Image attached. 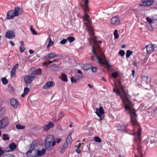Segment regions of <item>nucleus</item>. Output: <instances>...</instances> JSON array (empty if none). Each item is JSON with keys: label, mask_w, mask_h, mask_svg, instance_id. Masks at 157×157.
<instances>
[{"label": "nucleus", "mask_w": 157, "mask_h": 157, "mask_svg": "<svg viewBox=\"0 0 157 157\" xmlns=\"http://www.w3.org/2000/svg\"><path fill=\"white\" fill-rule=\"evenodd\" d=\"M31 71H32L31 73V75H34L35 76V75L37 74V71L35 67H32L31 69Z\"/></svg>", "instance_id": "obj_31"}, {"label": "nucleus", "mask_w": 157, "mask_h": 157, "mask_svg": "<svg viewBox=\"0 0 157 157\" xmlns=\"http://www.w3.org/2000/svg\"><path fill=\"white\" fill-rule=\"evenodd\" d=\"M9 43L12 46H14L15 45L14 43L11 40L9 41Z\"/></svg>", "instance_id": "obj_61"}, {"label": "nucleus", "mask_w": 157, "mask_h": 157, "mask_svg": "<svg viewBox=\"0 0 157 157\" xmlns=\"http://www.w3.org/2000/svg\"><path fill=\"white\" fill-rule=\"evenodd\" d=\"M4 151L0 148V156H2L4 154Z\"/></svg>", "instance_id": "obj_55"}, {"label": "nucleus", "mask_w": 157, "mask_h": 157, "mask_svg": "<svg viewBox=\"0 0 157 157\" xmlns=\"http://www.w3.org/2000/svg\"><path fill=\"white\" fill-rule=\"evenodd\" d=\"M110 22L111 24L113 25L117 26L120 24L121 21L118 17L115 16L112 17Z\"/></svg>", "instance_id": "obj_9"}, {"label": "nucleus", "mask_w": 157, "mask_h": 157, "mask_svg": "<svg viewBox=\"0 0 157 157\" xmlns=\"http://www.w3.org/2000/svg\"><path fill=\"white\" fill-rule=\"evenodd\" d=\"M16 16H17L21 14L22 12V9L19 7H16L13 10Z\"/></svg>", "instance_id": "obj_19"}, {"label": "nucleus", "mask_w": 157, "mask_h": 157, "mask_svg": "<svg viewBox=\"0 0 157 157\" xmlns=\"http://www.w3.org/2000/svg\"><path fill=\"white\" fill-rule=\"evenodd\" d=\"M113 92L120 96L122 99V101L124 105L125 110L130 115L131 121L133 125L136 124L137 115L136 111L134 109L133 104L129 98V95L127 92L124 90L123 86L120 83L118 86L114 83V88Z\"/></svg>", "instance_id": "obj_1"}, {"label": "nucleus", "mask_w": 157, "mask_h": 157, "mask_svg": "<svg viewBox=\"0 0 157 157\" xmlns=\"http://www.w3.org/2000/svg\"><path fill=\"white\" fill-rule=\"evenodd\" d=\"M125 53L124 51L123 50H121L119 52V54L121 56H124L125 55Z\"/></svg>", "instance_id": "obj_44"}, {"label": "nucleus", "mask_w": 157, "mask_h": 157, "mask_svg": "<svg viewBox=\"0 0 157 157\" xmlns=\"http://www.w3.org/2000/svg\"><path fill=\"white\" fill-rule=\"evenodd\" d=\"M118 31L117 30H115L114 32V35L115 39H117L119 37V35L118 33Z\"/></svg>", "instance_id": "obj_33"}, {"label": "nucleus", "mask_w": 157, "mask_h": 157, "mask_svg": "<svg viewBox=\"0 0 157 157\" xmlns=\"http://www.w3.org/2000/svg\"><path fill=\"white\" fill-rule=\"evenodd\" d=\"M55 85V82L52 81L47 82L43 86V88L44 89H48L50 87L54 86Z\"/></svg>", "instance_id": "obj_14"}, {"label": "nucleus", "mask_w": 157, "mask_h": 157, "mask_svg": "<svg viewBox=\"0 0 157 157\" xmlns=\"http://www.w3.org/2000/svg\"><path fill=\"white\" fill-rule=\"evenodd\" d=\"M29 53L30 54H33L34 52V51L30 49L29 51Z\"/></svg>", "instance_id": "obj_63"}, {"label": "nucleus", "mask_w": 157, "mask_h": 157, "mask_svg": "<svg viewBox=\"0 0 157 157\" xmlns=\"http://www.w3.org/2000/svg\"><path fill=\"white\" fill-rule=\"evenodd\" d=\"M141 129L138 130V157H145L144 141L141 137Z\"/></svg>", "instance_id": "obj_3"}, {"label": "nucleus", "mask_w": 157, "mask_h": 157, "mask_svg": "<svg viewBox=\"0 0 157 157\" xmlns=\"http://www.w3.org/2000/svg\"><path fill=\"white\" fill-rule=\"evenodd\" d=\"M155 0H141V3H139L140 6H150L153 3Z\"/></svg>", "instance_id": "obj_11"}, {"label": "nucleus", "mask_w": 157, "mask_h": 157, "mask_svg": "<svg viewBox=\"0 0 157 157\" xmlns=\"http://www.w3.org/2000/svg\"><path fill=\"white\" fill-rule=\"evenodd\" d=\"M18 66L19 64H16L13 67L12 70L16 71V70L18 68Z\"/></svg>", "instance_id": "obj_47"}, {"label": "nucleus", "mask_w": 157, "mask_h": 157, "mask_svg": "<svg viewBox=\"0 0 157 157\" xmlns=\"http://www.w3.org/2000/svg\"><path fill=\"white\" fill-rule=\"evenodd\" d=\"M88 0H85L84 2L85 6H88Z\"/></svg>", "instance_id": "obj_60"}, {"label": "nucleus", "mask_w": 157, "mask_h": 157, "mask_svg": "<svg viewBox=\"0 0 157 157\" xmlns=\"http://www.w3.org/2000/svg\"><path fill=\"white\" fill-rule=\"evenodd\" d=\"M67 41V39H63L60 42V43L63 44H65Z\"/></svg>", "instance_id": "obj_51"}, {"label": "nucleus", "mask_w": 157, "mask_h": 157, "mask_svg": "<svg viewBox=\"0 0 157 157\" xmlns=\"http://www.w3.org/2000/svg\"><path fill=\"white\" fill-rule=\"evenodd\" d=\"M37 145L35 143L33 142L31 144L29 150L27 152L26 155L28 157H37L36 149Z\"/></svg>", "instance_id": "obj_5"}, {"label": "nucleus", "mask_w": 157, "mask_h": 157, "mask_svg": "<svg viewBox=\"0 0 157 157\" xmlns=\"http://www.w3.org/2000/svg\"><path fill=\"white\" fill-rule=\"evenodd\" d=\"M67 39L71 43L75 40V38L72 36H69L67 38Z\"/></svg>", "instance_id": "obj_38"}, {"label": "nucleus", "mask_w": 157, "mask_h": 157, "mask_svg": "<svg viewBox=\"0 0 157 157\" xmlns=\"http://www.w3.org/2000/svg\"><path fill=\"white\" fill-rule=\"evenodd\" d=\"M3 140H9V137H8V135L6 134H4L3 135Z\"/></svg>", "instance_id": "obj_41"}, {"label": "nucleus", "mask_w": 157, "mask_h": 157, "mask_svg": "<svg viewBox=\"0 0 157 157\" xmlns=\"http://www.w3.org/2000/svg\"><path fill=\"white\" fill-rule=\"evenodd\" d=\"M7 19H11L16 17L15 13L13 10L10 11L7 13Z\"/></svg>", "instance_id": "obj_18"}, {"label": "nucleus", "mask_w": 157, "mask_h": 157, "mask_svg": "<svg viewBox=\"0 0 157 157\" xmlns=\"http://www.w3.org/2000/svg\"><path fill=\"white\" fill-rule=\"evenodd\" d=\"M11 105L14 109H17L19 105V103L15 99L12 98L10 100Z\"/></svg>", "instance_id": "obj_13"}, {"label": "nucleus", "mask_w": 157, "mask_h": 157, "mask_svg": "<svg viewBox=\"0 0 157 157\" xmlns=\"http://www.w3.org/2000/svg\"><path fill=\"white\" fill-rule=\"evenodd\" d=\"M18 66L19 64H16L13 67L12 70L16 71V70L18 68Z\"/></svg>", "instance_id": "obj_46"}, {"label": "nucleus", "mask_w": 157, "mask_h": 157, "mask_svg": "<svg viewBox=\"0 0 157 157\" xmlns=\"http://www.w3.org/2000/svg\"><path fill=\"white\" fill-rule=\"evenodd\" d=\"M16 127L17 128H25V126L19 124H17L16 125Z\"/></svg>", "instance_id": "obj_56"}, {"label": "nucleus", "mask_w": 157, "mask_h": 157, "mask_svg": "<svg viewBox=\"0 0 157 157\" xmlns=\"http://www.w3.org/2000/svg\"><path fill=\"white\" fill-rule=\"evenodd\" d=\"M132 54V52L129 50H128L126 51V57L127 58H128L130 57L131 55Z\"/></svg>", "instance_id": "obj_37"}, {"label": "nucleus", "mask_w": 157, "mask_h": 157, "mask_svg": "<svg viewBox=\"0 0 157 157\" xmlns=\"http://www.w3.org/2000/svg\"><path fill=\"white\" fill-rule=\"evenodd\" d=\"M55 138L53 135H49L47 136L46 137L45 140L53 141H54Z\"/></svg>", "instance_id": "obj_22"}, {"label": "nucleus", "mask_w": 157, "mask_h": 157, "mask_svg": "<svg viewBox=\"0 0 157 157\" xmlns=\"http://www.w3.org/2000/svg\"><path fill=\"white\" fill-rule=\"evenodd\" d=\"M29 89L28 87H25L24 89V93L21 95V96L23 98L26 95L28 92L29 91Z\"/></svg>", "instance_id": "obj_24"}, {"label": "nucleus", "mask_w": 157, "mask_h": 157, "mask_svg": "<svg viewBox=\"0 0 157 157\" xmlns=\"http://www.w3.org/2000/svg\"><path fill=\"white\" fill-rule=\"evenodd\" d=\"M68 146V144L67 143H65L62 146V148L60 150V152L61 153H63L66 149Z\"/></svg>", "instance_id": "obj_26"}, {"label": "nucleus", "mask_w": 157, "mask_h": 157, "mask_svg": "<svg viewBox=\"0 0 157 157\" xmlns=\"http://www.w3.org/2000/svg\"><path fill=\"white\" fill-rule=\"evenodd\" d=\"M56 144L55 141H49L45 140L44 145L46 149L48 151H51L52 148V147Z\"/></svg>", "instance_id": "obj_8"}, {"label": "nucleus", "mask_w": 157, "mask_h": 157, "mask_svg": "<svg viewBox=\"0 0 157 157\" xmlns=\"http://www.w3.org/2000/svg\"><path fill=\"white\" fill-rule=\"evenodd\" d=\"M25 49L24 46L21 45L20 47V50L21 53L23 52Z\"/></svg>", "instance_id": "obj_40"}, {"label": "nucleus", "mask_w": 157, "mask_h": 157, "mask_svg": "<svg viewBox=\"0 0 157 157\" xmlns=\"http://www.w3.org/2000/svg\"><path fill=\"white\" fill-rule=\"evenodd\" d=\"M141 83H142L140 85L142 86L144 84H147L150 82V80H148L147 76H145L144 75H141Z\"/></svg>", "instance_id": "obj_15"}, {"label": "nucleus", "mask_w": 157, "mask_h": 157, "mask_svg": "<svg viewBox=\"0 0 157 157\" xmlns=\"http://www.w3.org/2000/svg\"><path fill=\"white\" fill-rule=\"evenodd\" d=\"M3 157H14V156L11 154H5L4 155Z\"/></svg>", "instance_id": "obj_49"}, {"label": "nucleus", "mask_w": 157, "mask_h": 157, "mask_svg": "<svg viewBox=\"0 0 157 157\" xmlns=\"http://www.w3.org/2000/svg\"><path fill=\"white\" fill-rule=\"evenodd\" d=\"M77 147L78 148L76 150V152L78 153L79 154L83 149V147L82 146H81V144H79Z\"/></svg>", "instance_id": "obj_28"}, {"label": "nucleus", "mask_w": 157, "mask_h": 157, "mask_svg": "<svg viewBox=\"0 0 157 157\" xmlns=\"http://www.w3.org/2000/svg\"><path fill=\"white\" fill-rule=\"evenodd\" d=\"M41 71H42L41 69H39L38 71H37V74L38 75H40L41 74Z\"/></svg>", "instance_id": "obj_58"}, {"label": "nucleus", "mask_w": 157, "mask_h": 157, "mask_svg": "<svg viewBox=\"0 0 157 157\" xmlns=\"http://www.w3.org/2000/svg\"><path fill=\"white\" fill-rule=\"evenodd\" d=\"M72 141V139L71 137L70 136H68L66 140V142L67 144H70L71 143Z\"/></svg>", "instance_id": "obj_30"}, {"label": "nucleus", "mask_w": 157, "mask_h": 157, "mask_svg": "<svg viewBox=\"0 0 157 157\" xmlns=\"http://www.w3.org/2000/svg\"><path fill=\"white\" fill-rule=\"evenodd\" d=\"M147 27L148 30L150 31H152L153 30V28L151 24H149L148 26Z\"/></svg>", "instance_id": "obj_48"}, {"label": "nucleus", "mask_w": 157, "mask_h": 157, "mask_svg": "<svg viewBox=\"0 0 157 157\" xmlns=\"http://www.w3.org/2000/svg\"><path fill=\"white\" fill-rule=\"evenodd\" d=\"M61 80L64 82H67V77L65 74H63L61 76Z\"/></svg>", "instance_id": "obj_35"}, {"label": "nucleus", "mask_w": 157, "mask_h": 157, "mask_svg": "<svg viewBox=\"0 0 157 157\" xmlns=\"http://www.w3.org/2000/svg\"><path fill=\"white\" fill-rule=\"evenodd\" d=\"M59 119H56L57 121L59 120L61 118L63 117L64 114H63L62 112H60L59 113Z\"/></svg>", "instance_id": "obj_53"}, {"label": "nucleus", "mask_w": 157, "mask_h": 157, "mask_svg": "<svg viewBox=\"0 0 157 157\" xmlns=\"http://www.w3.org/2000/svg\"><path fill=\"white\" fill-rule=\"evenodd\" d=\"M2 83L4 85H6L8 83V81L5 77H3L2 79Z\"/></svg>", "instance_id": "obj_39"}, {"label": "nucleus", "mask_w": 157, "mask_h": 157, "mask_svg": "<svg viewBox=\"0 0 157 157\" xmlns=\"http://www.w3.org/2000/svg\"><path fill=\"white\" fill-rule=\"evenodd\" d=\"M89 17L87 15V13L85 12L83 18L84 24L86 26V29L90 35L92 36L94 35L93 29L89 20Z\"/></svg>", "instance_id": "obj_4"}, {"label": "nucleus", "mask_w": 157, "mask_h": 157, "mask_svg": "<svg viewBox=\"0 0 157 157\" xmlns=\"http://www.w3.org/2000/svg\"><path fill=\"white\" fill-rule=\"evenodd\" d=\"M9 123V119L7 117H5L0 120V128L7 127Z\"/></svg>", "instance_id": "obj_10"}, {"label": "nucleus", "mask_w": 157, "mask_h": 157, "mask_svg": "<svg viewBox=\"0 0 157 157\" xmlns=\"http://www.w3.org/2000/svg\"><path fill=\"white\" fill-rule=\"evenodd\" d=\"M59 56V55L56 54L53 52H51L47 54L44 57V59H47L54 58Z\"/></svg>", "instance_id": "obj_16"}, {"label": "nucleus", "mask_w": 157, "mask_h": 157, "mask_svg": "<svg viewBox=\"0 0 157 157\" xmlns=\"http://www.w3.org/2000/svg\"><path fill=\"white\" fill-rule=\"evenodd\" d=\"M94 140L95 141L98 143L101 142V139L98 136H95L94 138Z\"/></svg>", "instance_id": "obj_34"}, {"label": "nucleus", "mask_w": 157, "mask_h": 157, "mask_svg": "<svg viewBox=\"0 0 157 157\" xmlns=\"http://www.w3.org/2000/svg\"><path fill=\"white\" fill-rule=\"evenodd\" d=\"M46 153V150L44 149H43L41 150H37V156H41L44 155Z\"/></svg>", "instance_id": "obj_21"}, {"label": "nucleus", "mask_w": 157, "mask_h": 157, "mask_svg": "<svg viewBox=\"0 0 157 157\" xmlns=\"http://www.w3.org/2000/svg\"><path fill=\"white\" fill-rule=\"evenodd\" d=\"M15 71H16L11 69V76L12 77H14L16 75Z\"/></svg>", "instance_id": "obj_43"}, {"label": "nucleus", "mask_w": 157, "mask_h": 157, "mask_svg": "<svg viewBox=\"0 0 157 157\" xmlns=\"http://www.w3.org/2000/svg\"><path fill=\"white\" fill-rule=\"evenodd\" d=\"M61 141V139H57L56 142L57 143H59Z\"/></svg>", "instance_id": "obj_62"}, {"label": "nucleus", "mask_w": 157, "mask_h": 157, "mask_svg": "<svg viewBox=\"0 0 157 157\" xmlns=\"http://www.w3.org/2000/svg\"><path fill=\"white\" fill-rule=\"evenodd\" d=\"M33 35H36L37 34V33L35 31L34 29H32V30L31 31Z\"/></svg>", "instance_id": "obj_59"}, {"label": "nucleus", "mask_w": 157, "mask_h": 157, "mask_svg": "<svg viewBox=\"0 0 157 157\" xmlns=\"http://www.w3.org/2000/svg\"><path fill=\"white\" fill-rule=\"evenodd\" d=\"M91 67L92 65L89 64H85L83 66V68L85 70H87L91 68Z\"/></svg>", "instance_id": "obj_29"}, {"label": "nucleus", "mask_w": 157, "mask_h": 157, "mask_svg": "<svg viewBox=\"0 0 157 157\" xmlns=\"http://www.w3.org/2000/svg\"><path fill=\"white\" fill-rule=\"evenodd\" d=\"M148 140L151 144H154L156 143V139L154 136H152L150 135L148 136Z\"/></svg>", "instance_id": "obj_20"}, {"label": "nucleus", "mask_w": 157, "mask_h": 157, "mask_svg": "<svg viewBox=\"0 0 157 157\" xmlns=\"http://www.w3.org/2000/svg\"><path fill=\"white\" fill-rule=\"evenodd\" d=\"M53 44L54 42L52 41L51 39H50V40L49 41V43L47 46V48H48L49 47L53 45Z\"/></svg>", "instance_id": "obj_42"}, {"label": "nucleus", "mask_w": 157, "mask_h": 157, "mask_svg": "<svg viewBox=\"0 0 157 157\" xmlns=\"http://www.w3.org/2000/svg\"><path fill=\"white\" fill-rule=\"evenodd\" d=\"M146 49L147 51V53L150 54L154 50V47L151 44H149L146 46L145 48L144 49Z\"/></svg>", "instance_id": "obj_17"}, {"label": "nucleus", "mask_w": 157, "mask_h": 157, "mask_svg": "<svg viewBox=\"0 0 157 157\" xmlns=\"http://www.w3.org/2000/svg\"><path fill=\"white\" fill-rule=\"evenodd\" d=\"M35 76L30 75H26L24 76V79L26 86L29 85L34 80Z\"/></svg>", "instance_id": "obj_7"}, {"label": "nucleus", "mask_w": 157, "mask_h": 157, "mask_svg": "<svg viewBox=\"0 0 157 157\" xmlns=\"http://www.w3.org/2000/svg\"><path fill=\"white\" fill-rule=\"evenodd\" d=\"M53 124L51 121L49 122L47 125L44 126L45 127V128H52L53 127Z\"/></svg>", "instance_id": "obj_36"}, {"label": "nucleus", "mask_w": 157, "mask_h": 157, "mask_svg": "<svg viewBox=\"0 0 157 157\" xmlns=\"http://www.w3.org/2000/svg\"><path fill=\"white\" fill-rule=\"evenodd\" d=\"M89 42L90 44L92 45V51L96 57L98 63L101 65L105 64L107 69H109L111 67L110 63L107 61H105V57L104 54L101 53L100 54H97L95 51V48L93 46L94 44L96 43L97 41L94 37H91L88 39Z\"/></svg>", "instance_id": "obj_2"}, {"label": "nucleus", "mask_w": 157, "mask_h": 157, "mask_svg": "<svg viewBox=\"0 0 157 157\" xmlns=\"http://www.w3.org/2000/svg\"><path fill=\"white\" fill-rule=\"evenodd\" d=\"M131 135H133L134 136V141L136 144V146H137V134L136 133L134 132L132 134H131Z\"/></svg>", "instance_id": "obj_32"}, {"label": "nucleus", "mask_w": 157, "mask_h": 157, "mask_svg": "<svg viewBox=\"0 0 157 157\" xmlns=\"http://www.w3.org/2000/svg\"><path fill=\"white\" fill-rule=\"evenodd\" d=\"M146 19L147 21L148 22L150 23V24H151V23L152 22V19L149 17H147L146 18Z\"/></svg>", "instance_id": "obj_50"}, {"label": "nucleus", "mask_w": 157, "mask_h": 157, "mask_svg": "<svg viewBox=\"0 0 157 157\" xmlns=\"http://www.w3.org/2000/svg\"><path fill=\"white\" fill-rule=\"evenodd\" d=\"M95 112L99 117L100 121L103 120L104 117V112L102 107H100L99 108H97Z\"/></svg>", "instance_id": "obj_6"}, {"label": "nucleus", "mask_w": 157, "mask_h": 157, "mask_svg": "<svg viewBox=\"0 0 157 157\" xmlns=\"http://www.w3.org/2000/svg\"><path fill=\"white\" fill-rule=\"evenodd\" d=\"M91 71L93 72H96L97 70V68L96 67H93L92 66V67L91 68Z\"/></svg>", "instance_id": "obj_52"}, {"label": "nucleus", "mask_w": 157, "mask_h": 157, "mask_svg": "<svg viewBox=\"0 0 157 157\" xmlns=\"http://www.w3.org/2000/svg\"><path fill=\"white\" fill-rule=\"evenodd\" d=\"M118 74L117 72H114L112 74V76L114 78H115L118 76Z\"/></svg>", "instance_id": "obj_45"}, {"label": "nucleus", "mask_w": 157, "mask_h": 157, "mask_svg": "<svg viewBox=\"0 0 157 157\" xmlns=\"http://www.w3.org/2000/svg\"><path fill=\"white\" fill-rule=\"evenodd\" d=\"M89 10V8L88 6H85L84 11L85 13L86 12V11Z\"/></svg>", "instance_id": "obj_54"}, {"label": "nucleus", "mask_w": 157, "mask_h": 157, "mask_svg": "<svg viewBox=\"0 0 157 157\" xmlns=\"http://www.w3.org/2000/svg\"><path fill=\"white\" fill-rule=\"evenodd\" d=\"M5 36L8 39H13L15 37V33L13 30H9L6 32Z\"/></svg>", "instance_id": "obj_12"}, {"label": "nucleus", "mask_w": 157, "mask_h": 157, "mask_svg": "<svg viewBox=\"0 0 157 157\" xmlns=\"http://www.w3.org/2000/svg\"><path fill=\"white\" fill-rule=\"evenodd\" d=\"M71 79L72 82H74L75 83H76L77 82L76 80L75 79H74L73 77H71Z\"/></svg>", "instance_id": "obj_57"}, {"label": "nucleus", "mask_w": 157, "mask_h": 157, "mask_svg": "<svg viewBox=\"0 0 157 157\" xmlns=\"http://www.w3.org/2000/svg\"><path fill=\"white\" fill-rule=\"evenodd\" d=\"M77 72L78 74H80V75H79V76H78L77 75H75V78L76 79H80L82 78L83 77L82 73L81 71L79 70H77Z\"/></svg>", "instance_id": "obj_23"}, {"label": "nucleus", "mask_w": 157, "mask_h": 157, "mask_svg": "<svg viewBox=\"0 0 157 157\" xmlns=\"http://www.w3.org/2000/svg\"><path fill=\"white\" fill-rule=\"evenodd\" d=\"M6 109L5 107L0 108V117L2 116L5 113Z\"/></svg>", "instance_id": "obj_27"}, {"label": "nucleus", "mask_w": 157, "mask_h": 157, "mask_svg": "<svg viewBox=\"0 0 157 157\" xmlns=\"http://www.w3.org/2000/svg\"><path fill=\"white\" fill-rule=\"evenodd\" d=\"M9 148L11 150L13 151L16 149L17 147L16 145L14 143H12L9 145Z\"/></svg>", "instance_id": "obj_25"}, {"label": "nucleus", "mask_w": 157, "mask_h": 157, "mask_svg": "<svg viewBox=\"0 0 157 157\" xmlns=\"http://www.w3.org/2000/svg\"><path fill=\"white\" fill-rule=\"evenodd\" d=\"M132 75L133 76H134L135 75V71L134 70H132Z\"/></svg>", "instance_id": "obj_64"}]
</instances>
